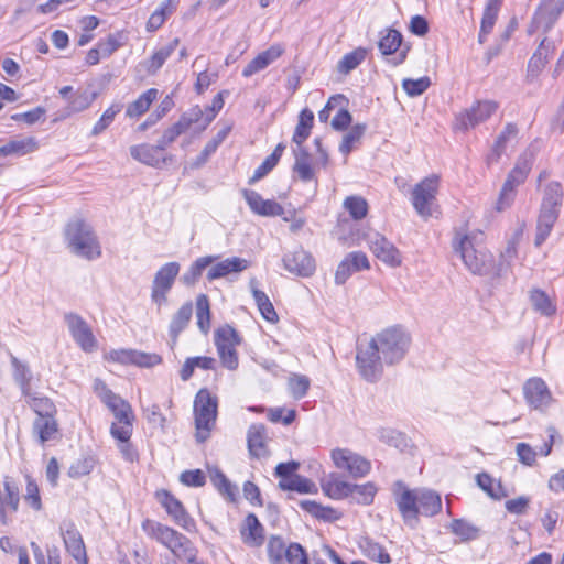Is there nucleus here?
<instances>
[{"label":"nucleus","mask_w":564,"mask_h":564,"mask_svg":"<svg viewBox=\"0 0 564 564\" xmlns=\"http://www.w3.org/2000/svg\"><path fill=\"white\" fill-rule=\"evenodd\" d=\"M383 358L377 346L370 340L357 347L356 364L360 376L369 381H378L383 372Z\"/></svg>","instance_id":"1a4fd4ad"},{"label":"nucleus","mask_w":564,"mask_h":564,"mask_svg":"<svg viewBox=\"0 0 564 564\" xmlns=\"http://www.w3.org/2000/svg\"><path fill=\"white\" fill-rule=\"evenodd\" d=\"M37 149V141L33 137L10 140L0 147V156H22L34 152Z\"/></svg>","instance_id":"72a5a7b5"},{"label":"nucleus","mask_w":564,"mask_h":564,"mask_svg":"<svg viewBox=\"0 0 564 564\" xmlns=\"http://www.w3.org/2000/svg\"><path fill=\"white\" fill-rule=\"evenodd\" d=\"M531 167L532 155L528 153L522 154L502 185L496 205L497 210L502 212L511 206L516 197V187L524 183Z\"/></svg>","instance_id":"0eeeda50"},{"label":"nucleus","mask_w":564,"mask_h":564,"mask_svg":"<svg viewBox=\"0 0 564 564\" xmlns=\"http://www.w3.org/2000/svg\"><path fill=\"white\" fill-rule=\"evenodd\" d=\"M289 564H308L305 550L299 543H291L285 551Z\"/></svg>","instance_id":"338daca9"},{"label":"nucleus","mask_w":564,"mask_h":564,"mask_svg":"<svg viewBox=\"0 0 564 564\" xmlns=\"http://www.w3.org/2000/svg\"><path fill=\"white\" fill-rule=\"evenodd\" d=\"M217 398L207 389H200L194 400V414L196 425V438L204 442L208 438L217 416Z\"/></svg>","instance_id":"423d86ee"},{"label":"nucleus","mask_w":564,"mask_h":564,"mask_svg":"<svg viewBox=\"0 0 564 564\" xmlns=\"http://www.w3.org/2000/svg\"><path fill=\"white\" fill-rule=\"evenodd\" d=\"M438 183L440 177L433 174L423 178L412 191V205L416 213L423 218H429L433 215Z\"/></svg>","instance_id":"9d476101"},{"label":"nucleus","mask_w":564,"mask_h":564,"mask_svg":"<svg viewBox=\"0 0 564 564\" xmlns=\"http://www.w3.org/2000/svg\"><path fill=\"white\" fill-rule=\"evenodd\" d=\"M518 128L514 123H508L495 141L490 152L487 155V164H496L506 153L508 144L516 139Z\"/></svg>","instance_id":"c756f323"},{"label":"nucleus","mask_w":564,"mask_h":564,"mask_svg":"<svg viewBox=\"0 0 564 564\" xmlns=\"http://www.w3.org/2000/svg\"><path fill=\"white\" fill-rule=\"evenodd\" d=\"M65 324L74 341L85 351H95L98 347L97 339L93 334L88 323L76 313H66L64 315Z\"/></svg>","instance_id":"4468645a"},{"label":"nucleus","mask_w":564,"mask_h":564,"mask_svg":"<svg viewBox=\"0 0 564 564\" xmlns=\"http://www.w3.org/2000/svg\"><path fill=\"white\" fill-rule=\"evenodd\" d=\"M243 197L249 205L250 209L260 216H281L284 208L272 199H263V197L252 189H245Z\"/></svg>","instance_id":"b1692460"},{"label":"nucleus","mask_w":564,"mask_h":564,"mask_svg":"<svg viewBox=\"0 0 564 564\" xmlns=\"http://www.w3.org/2000/svg\"><path fill=\"white\" fill-rule=\"evenodd\" d=\"M334 465L354 478L365 477L371 468L368 459L348 448H335L332 451Z\"/></svg>","instance_id":"f8f14e48"},{"label":"nucleus","mask_w":564,"mask_h":564,"mask_svg":"<svg viewBox=\"0 0 564 564\" xmlns=\"http://www.w3.org/2000/svg\"><path fill=\"white\" fill-rule=\"evenodd\" d=\"M358 545L362 554L368 558L381 564H389L391 562L390 555L384 547L370 538H361Z\"/></svg>","instance_id":"58836bf2"},{"label":"nucleus","mask_w":564,"mask_h":564,"mask_svg":"<svg viewBox=\"0 0 564 564\" xmlns=\"http://www.w3.org/2000/svg\"><path fill=\"white\" fill-rule=\"evenodd\" d=\"M192 314V304L186 303L173 315L170 324V334L174 339H176L180 333L186 328L191 321Z\"/></svg>","instance_id":"a18cd8bd"},{"label":"nucleus","mask_w":564,"mask_h":564,"mask_svg":"<svg viewBox=\"0 0 564 564\" xmlns=\"http://www.w3.org/2000/svg\"><path fill=\"white\" fill-rule=\"evenodd\" d=\"M256 280H250V289L253 296L254 302L257 303V306L264 319L268 322L274 323L278 321V314L273 307V304L271 303L268 295L256 288Z\"/></svg>","instance_id":"e433bc0d"},{"label":"nucleus","mask_w":564,"mask_h":564,"mask_svg":"<svg viewBox=\"0 0 564 564\" xmlns=\"http://www.w3.org/2000/svg\"><path fill=\"white\" fill-rule=\"evenodd\" d=\"M197 325L203 333H207L210 327V311L208 297L204 294L196 300Z\"/></svg>","instance_id":"4d7b16f0"},{"label":"nucleus","mask_w":564,"mask_h":564,"mask_svg":"<svg viewBox=\"0 0 564 564\" xmlns=\"http://www.w3.org/2000/svg\"><path fill=\"white\" fill-rule=\"evenodd\" d=\"M349 497L357 503L370 505L373 501L377 488L372 482L364 485H351Z\"/></svg>","instance_id":"864d4df0"},{"label":"nucleus","mask_w":564,"mask_h":564,"mask_svg":"<svg viewBox=\"0 0 564 564\" xmlns=\"http://www.w3.org/2000/svg\"><path fill=\"white\" fill-rule=\"evenodd\" d=\"M96 93H90L84 90L78 93L70 101H69V110L72 112H80L90 107L93 101L96 99Z\"/></svg>","instance_id":"0e129e2a"},{"label":"nucleus","mask_w":564,"mask_h":564,"mask_svg":"<svg viewBox=\"0 0 564 564\" xmlns=\"http://www.w3.org/2000/svg\"><path fill=\"white\" fill-rule=\"evenodd\" d=\"M94 467L95 460L93 457H82L70 465L68 475L72 478H79L90 474Z\"/></svg>","instance_id":"680f3d73"},{"label":"nucleus","mask_w":564,"mask_h":564,"mask_svg":"<svg viewBox=\"0 0 564 564\" xmlns=\"http://www.w3.org/2000/svg\"><path fill=\"white\" fill-rule=\"evenodd\" d=\"M283 265L290 273L310 276L315 271V260L303 249L286 253L283 257Z\"/></svg>","instance_id":"4be33fe9"},{"label":"nucleus","mask_w":564,"mask_h":564,"mask_svg":"<svg viewBox=\"0 0 564 564\" xmlns=\"http://www.w3.org/2000/svg\"><path fill=\"white\" fill-rule=\"evenodd\" d=\"M142 530L149 538L156 540L171 550L174 556L180 560H185L187 564H207L197 560V550L193 543L176 530L150 519L142 522ZM166 564L177 563L173 561Z\"/></svg>","instance_id":"f257e3e1"},{"label":"nucleus","mask_w":564,"mask_h":564,"mask_svg":"<svg viewBox=\"0 0 564 564\" xmlns=\"http://www.w3.org/2000/svg\"><path fill=\"white\" fill-rule=\"evenodd\" d=\"M279 487L282 490L296 491L300 494H312L316 490L314 482L300 475H293L289 479L281 480Z\"/></svg>","instance_id":"de8ad7c7"},{"label":"nucleus","mask_w":564,"mask_h":564,"mask_svg":"<svg viewBox=\"0 0 564 564\" xmlns=\"http://www.w3.org/2000/svg\"><path fill=\"white\" fill-rule=\"evenodd\" d=\"M209 475L212 484L219 490V492L234 501L237 488L231 485L225 474L215 468L209 471Z\"/></svg>","instance_id":"603ef678"},{"label":"nucleus","mask_w":564,"mask_h":564,"mask_svg":"<svg viewBox=\"0 0 564 564\" xmlns=\"http://www.w3.org/2000/svg\"><path fill=\"white\" fill-rule=\"evenodd\" d=\"M564 11V0H542L539 6L529 33L541 31L547 33Z\"/></svg>","instance_id":"2eb2a0df"},{"label":"nucleus","mask_w":564,"mask_h":564,"mask_svg":"<svg viewBox=\"0 0 564 564\" xmlns=\"http://www.w3.org/2000/svg\"><path fill=\"white\" fill-rule=\"evenodd\" d=\"M61 535L66 551L77 561L78 564H87L86 547L80 532L73 522H65L61 525Z\"/></svg>","instance_id":"6ab92c4d"},{"label":"nucleus","mask_w":564,"mask_h":564,"mask_svg":"<svg viewBox=\"0 0 564 564\" xmlns=\"http://www.w3.org/2000/svg\"><path fill=\"white\" fill-rule=\"evenodd\" d=\"M123 106L120 102L112 104L109 108H107L99 120L95 123L91 135H98L102 133L113 121L117 113L122 110Z\"/></svg>","instance_id":"6e6d98bb"},{"label":"nucleus","mask_w":564,"mask_h":564,"mask_svg":"<svg viewBox=\"0 0 564 564\" xmlns=\"http://www.w3.org/2000/svg\"><path fill=\"white\" fill-rule=\"evenodd\" d=\"M250 267V261L245 258L231 257L219 262H214L207 272V280L214 281L229 274L240 273Z\"/></svg>","instance_id":"a878e982"},{"label":"nucleus","mask_w":564,"mask_h":564,"mask_svg":"<svg viewBox=\"0 0 564 564\" xmlns=\"http://www.w3.org/2000/svg\"><path fill=\"white\" fill-rule=\"evenodd\" d=\"M30 408L37 414V417L55 416L56 408L46 397H40L31 391V394L24 395Z\"/></svg>","instance_id":"37998d69"},{"label":"nucleus","mask_w":564,"mask_h":564,"mask_svg":"<svg viewBox=\"0 0 564 564\" xmlns=\"http://www.w3.org/2000/svg\"><path fill=\"white\" fill-rule=\"evenodd\" d=\"M180 44L177 37L173 39L167 44L161 46L153 54L137 66L138 72H143L147 75H154L164 65L166 59L175 52Z\"/></svg>","instance_id":"5701e85b"},{"label":"nucleus","mask_w":564,"mask_h":564,"mask_svg":"<svg viewBox=\"0 0 564 564\" xmlns=\"http://www.w3.org/2000/svg\"><path fill=\"white\" fill-rule=\"evenodd\" d=\"M218 256H205L197 258L187 271L182 275L181 281L186 286H193L200 278L203 271L218 260Z\"/></svg>","instance_id":"c9c22d12"},{"label":"nucleus","mask_w":564,"mask_h":564,"mask_svg":"<svg viewBox=\"0 0 564 564\" xmlns=\"http://www.w3.org/2000/svg\"><path fill=\"white\" fill-rule=\"evenodd\" d=\"M498 12L499 11L497 10L485 8L481 19L480 32L478 35L479 43L482 44L487 36L491 33L497 21Z\"/></svg>","instance_id":"052dcab7"},{"label":"nucleus","mask_w":564,"mask_h":564,"mask_svg":"<svg viewBox=\"0 0 564 564\" xmlns=\"http://www.w3.org/2000/svg\"><path fill=\"white\" fill-rule=\"evenodd\" d=\"M130 154L134 160L153 167H159L166 161L158 148L147 143L132 145L130 148Z\"/></svg>","instance_id":"2f4dec72"},{"label":"nucleus","mask_w":564,"mask_h":564,"mask_svg":"<svg viewBox=\"0 0 564 564\" xmlns=\"http://www.w3.org/2000/svg\"><path fill=\"white\" fill-rule=\"evenodd\" d=\"M156 498L177 525L187 531L194 527V521L186 512L183 503L171 492L167 490H160L156 492Z\"/></svg>","instance_id":"aec40b11"},{"label":"nucleus","mask_w":564,"mask_h":564,"mask_svg":"<svg viewBox=\"0 0 564 564\" xmlns=\"http://www.w3.org/2000/svg\"><path fill=\"white\" fill-rule=\"evenodd\" d=\"M13 367V379L21 389L23 395L31 394L32 372L29 366L20 361L17 357L11 356Z\"/></svg>","instance_id":"a19ab883"},{"label":"nucleus","mask_w":564,"mask_h":564,"mask_svg":"<svg viewBox=\"0 0 564 564\" xmlns=\"http://www.w3.org/2000/svg\"><path fill=\"white\" fill-rule=\"evenodd\" d=\"M479 236L481 234L457 235L453 241V247L473 274L485 275L491 271L494 259L492 254L477 241Z\"/></svg>","instance_id":"7ed1b4c3"},{"label":"nucleus","mask_w":564,"mask_h":564,"mask_svg":"<svg viewBox=\"0 0 564 564\" xmlns=\"http://www.w3.org/2000/svg\"><path fill=\"white\" fill-rule=\"evenodd\" d=\"M350 482L343 480L335 474H330L326 480L323 481L322 488L324 492L333 499H344L351 494Z\"/></svg>","instance_id":"f704fd0d"},{"label":"nucleus","mask_w":564,"mask_h":564,"mask_svg":"<svg viewBox=\"0 0 564 564\" xmlns=\"http://www.w3.org/2000/svg\"><path fill=\"white\" fill-rule=\"evenodd\" d=\"M214 340L221 365L228 370H236L239 365L236 347L241 343L238 332L224 325L215 332Z\"/></svg>","instance_id":"6e6552de"},{"label":"nucleus","mask_w":564,"mask_h":564,"mask_svg":"<svg viewBox=\"0 0 564 564\" xmlns=\"http://www.w3.org/2000/svg\"><path fill=\"white\" fill-rule=\"evenodd\" d=\"M313 121L314 113L311 110L304 109L301 111L299 122L292 138V141L296 145H302L304 141L310 137Z\"/></svg>","instance_id":"c03bdc74"},{"label":"nucleus","mask_w":564,"mask_h":564,"mask_svg":"<svg viewBox=\"0 0 564 564\" xmlns=\"http://www.w3.org/2000/svg\"><path fill=\"white\" fill-rule=\"evenodd\" d=\"M387 365L400 362L410 346L411 338L401 327H390L371 338Z\"/></svg>","instance_id":"39448f33"},{"label":"nucleus","mask_w":564,"mask_h":564,"mask_svg":"<svg viewBox=\"0 0 564 564\" xmlns=\"http://www.w3.org/2000/svg\"><path fill=\"white\" fill-rule=\"evenodd\" d=\"M19 488L8 478L3 481V490H0V522L8 524V512H15L19 507Z\"/></svg>","instance_id":"c85d7f7f"},{"label":"nucleus","mask_w":564,"mask_h":564,"mask_svg":"<svg viewBox=\"0 0 564 564\" xmlns=\"http://www.w3.org/2000/svg\"><path fill=\"white\" fill-rule=\"evenodd\" d=\"M430 78L424 76L417 79L406 78L402 82V87L411 97L422 95L430 86Z\"/></svg>","instance_id":"e2e57ef3"},{"label":"nucleus","mask_w":564,"mask_h":564,"mask_svg":"<svg viewBox=\"0 0 564 564\" xmlns=\"http://www.w3.org/2000/svg\"><path fill=\"white\" fill-rule=\"evenodd\" d=\"M284 53V47L281 44H273L268 50L259 53L253 59H251L247 66L242 69L243 77H251L252 75L265 69L273 62Z\"/></svg>","instance_id":"393cba45"},{"label":"nucleus","mask_w":564,"mask_h":564,"mask_svg":"<svg viewBox=\"0 0 564 564\" xmlns=\"http://www.w3.org/2000/svg\"><path fill=\"white\" fill-rule=\"evenodd\" d=\"M180 270V263L172 261L162 265L155 273L151 286V300L159 307L166 304L167 294L171 291Z\"/></svg>","instance_id":"9b49d317"},{"label":"nucleus","mask_w":564,"mask_h":564,"mask_svg":"<svg viewBox=\"0 0 564 564\" xmlns=\"http://www.w3.org/2000/svg\"><path fill=\"white\" fill-rule=\"evenodd\" d=\"M497 108L495 101H478L470 109L456 116L455 127L460 130L474 128L490 118Z\"/></svg>","instance_id":"f3484780"},{"label":"nucleus","mask_w":564,"mask_h":564,"mask_svg":"<svg viewBox=\"0 0 564 564\" xmlns=\"http://www.w3.org/2000/svg\"><path fill=\"white\" fill-rule=\"evenodd\" d=\"M366 131V124L357 123L343 137L341 143L339 144V152L344 155H348L356 143L360 141Z\"/></svg>","instance_id":"3c124183"},{"label":"nucleus","mask_w":564,"mask_h":564,"mask_svg":"<svg viewBox=\"0 0 564 564\" xmlns=\"http://www.w3.org/2000/svg\"><path fill=\"white\" fill-rule=\"evenodd\" d=\"M311 381L308 377L304 375H292L289 378L288 387L291 395L299 400L306 395L308 388H310Z\"/></svg>","instance_id":"bf43d9fd"},{"label":"nucleus","mask_w":564,"mask_h":564,"mask_svg":"<svg viewBox=\"0 0 564 564\" xmlns=\"http://www.w3.org/2000/svg\"><path fill=\"white\" fill-rule=\"evenodd\" d=\"M344 208L355 220H360L367 216L368 203L361 196H348L344 200Z\"/></svg>","instance_id":"5fc2aeb1"},{"label":"nucleus","mask_w":564,"mask_h":564,"mask_svg":"<svg viewBox=\"0 0 564 564\" xmlns=\"http://www.w3.org/2000/svg\"><path fill=\"white\" fill-rule=\"evenodd\" d=\"M158 97V89L150 88L143 94L139 96L137 100L131 102L126 110V115L129 118H139L143 113H145L151 104Z\"/></svg>","instance_id":"79ce46f5"},{"label":"nucleus","mask_w":564,"mask_h":564,"mask_svg":"<svg viewBox=\"0 0 564 564\" xmlns=\"http://www.w3.org/2000/svg\"><path fill=\"white\" fill-rule=\"evenodd\" d=\"M401 44L402 34L394 29H389L378 43L381 54L388 57L387 61L392 66L402 64L406 58L409 47H401Z\"/></svg>","instance_id":"a211bd4d"},{"label":"nucleus","mask_w":564,"mask_h":564,"mask_svg":"<svg viewBox=\"0 0 564 564\" xmlns=\"http://www.w3.org/2000/svg\"><path fill=\"white\" fill-rule=\"evenodd\" d=\"M393 494L404 522L414 525L419 516L417 490H410L402 481H397L393 486Z\"/></svg>","instance_id":"dca6fc26"},{"label":"nucleus","mask_w":564,"mask_h":564,"mask_svg":"<svg viewBox=\"0 0 564 564\" xmlns=\"http://www.w3.org/2000/svg\"><path fill=\"white\" fill-rule=\"evenodd\" d=\"M527 402L535 410H542L552 401L546 383L540 378H531L523 386Z\"/></svg>","instance_id":"412c9836"},{"label":"nucleus","mask_w":564,"mask_h":564,"mask_svg":"<svg viewBox=\"0 0 564 564\" xmlns=\"http://www.w3.org/2000/svg\"><path fill=\"white\" fill-rule=\"evenodd\" d=\"M530 301L532 307L540 314L544 316H551L555 314V305L552 303L551 299L544 291L540 289L532 290L530 292Z\"/></svg>","instance_id":"09e8293b"},{"label":"nucleus","mask_w":564,"mask_h":564,"mask_svg":"<svg viewBox=\"0 0 564 564\" xmlns=\"http://www.w3.org/2000/svg\"><path fill=\"white\" fill-rule=\"evenodd\" d=\"M367 50L358 47L350 53L345 54L337 64V70L340 74L347 75L357 68L366 58Z\"/></svg>","instance_id":"49530a36"},{"label":"nucleus","mask_w":564,"mask_h":564,"mask_svg":"<svg viewBox=\"0 0 564 564\" xmlns=\"http://www.w3.org/2000/svg\"><path fill=\"white\" fill-rule=\"evenodd\" d=\"M417 509L419 514L432 517L441 511L442 499L441 496L429 489L417 490Z\"/></svg>","instance_id":"473e14b6"},{"label":"nucleus","mask_w":564,"mask_h":564,"mask_svg":"<svg viewBox=\"0 0 564 564\" xmlns=\"http://www.w3.org/2000/svg\"><path fill=\"white\" fill-rule=\"evenodd\" d=\"M267 549H268L269 557L274 563H279L285 555V551H286L284 541L280 536H276V535H272L269 539Z\"/></svg>","instance_id":"69168bd1"},{"label":"nucleus","mask_w":564,"mask_h":564,"mask_svg":"<svg viewBox=\"0 0 564 564\" xmlns=\"http://www.w3.org/2000/svg\"><path fill=\"white\" fill-rule=\"evenodd\" d=\"M67 247L77 257L94 260L101 256V247L91 226L82 219H75L66 226Z\"/></svg>","instance_id":"20e7f679"},{"label":"nucleus","mask_w":564,"mask_h":564,"mask_svg":"<svg viewBox=\"0 0 564 564\" xmlns=\"http://www.w3.org/2000/svg\"><path fill=\"white\" fill-rule=\"evenodd\" d=\"M564 191L561 183L552 181L542 191L534 245L540 247L550 236L562 207Z\"/></svg>","instance_id":"f03ea898"},{"label":"nucleus","mask_w":564,"mask_h":564,"mask_svg":"<svg viewBox=\"0 0 564 564\" xmlns=\"http://www.w3.org/2000/svg\"><path fill=\"white\" fill-rule=\"evenodd\" d=\"M364 240L375 257L384 264L391 268H398L402 264V256L400 251L381 234L377 231L365 234Z\"/></svg>","instance_id":"ddd939ff"},{"label":"nucleus","mask_w":564,"mask_h":564,"mask_svg":"<svg viewBox=\"0 0 564 564\" xmlns=\"http://www.w3.org/2000/svg\"><path fill=\"white\" fill-rule=\"evenodd\" d=\"M240 534L248 546L259 547L264 543V527L253 513H249L243 520Z\"/></svg>","instance_id":"bb28decb"},{"label":"nucleus","mask_w":564,"mask_h":564,"mask_svg":"<svg viewBox=\"0 0 564 564\" xmlns=\"http://www.w3.org/2000/svg\"><path fill=\"white\" fill-rule=\"evenodd\" d=\"M267 433L263 424H252L248 429L247 443L251 456L261 458L268 456Z\"/></svg>","instance_id":"7c9ffc66"},{"label":"nucleus","mask_w":564,"mask_h":564,"mask_svg":"<svg viewBox=\"0 0 564 564\" xmlns=\"http://www.w3.org/2000/svg\"><path fill=\"white\" fill-rule=\"evenodd\" d=\"M180 481L188 487H202L205 485L206 477L200 469L185 470L180 475Z\"/></svg>","instance_id":"774afa93"},{"label":"nucleus","mask_w":564,"mask_h":564,"mask_svg":"<svg viewBox=\"0 0 564 564\" xmlns=\"http://www.w3.org/2000/svg\"><path fill=\"white\" fill-rule=\"evenodd\" d=\"M451 531L462 541L475 540L480 534V529L464 519H455L451 522Z\"/></svg>","instance_id":"8fccbe9b"},{"label":"nucleus","mask_w":564,"mask_h":564,"mask_svg":"<svg viewBox=\"0 0 564 564\" xmlns=\"http://www.w3.org/2000/svg\"><path fill=\"white\" fill-rule=\"evenodd\" d=\"M301 507L318 520L335 522L341 518V513L332 508L317 503L314 500L301 501Z\"/></svg>","instance_id":"4c0bfd02"},{"label":"nucleus","mask_w":564,"mask_h":564,"mask_svg":"<svg viewBox=\"0 0 564 564\" xmlns=\"http://www.w3.org/2000/svg\"><path fill=\"white\" fill-rule=\"evenodd\" d=\"M477 485L487 492L494 499H501L507 496L501 484L494 485L495 479L491 478L488 474L481 473L477 475Z\"/></svg>","instance_id":"13d9d810"},{"label":"nucleus","mask_w":564,"mask_h":564,"mask_svg":"<svg viewBox=\"0 0 564 564\" xmlns=\"http://www.w3.org/2000/svg\"><path fill=\"white\" fill-rule=\"evenodd\" d=\"M294 165L293 172L302 182H311L315 178L316 162L313 164L308 150L302 145L293 149Z\"/></svg>","instance_id":"cd10ccee"},{"label":"nucleus","mask_w":564,"mask_h":564,"mask_svg":"<svg viewBox=\"0 0 564 564\" xmlns=\"http://www.w3.org/2000/svg\"><path fill=\"white\" fill-rule=\"evenodd\" d=\"M57 432L58 425L54 416L36 417L33 422V433L37 435L41 444L55 438Z\"/></svg>","instance_id":"ea45409f"}]
</instances>
